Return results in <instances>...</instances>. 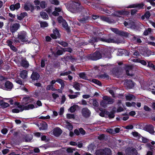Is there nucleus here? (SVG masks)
Segmentation results:
<instances>
[{
    "instance_id": "nucleus-5",
    "label": "nucleus",
    "mask_w": 155,
    "mask_h": 155,
    "mask_svg": "<svg viewBox=\"0 0 155 155\" xmlns=\"http://www.w3.org/2000/svg\"><path fill=\"white\" fill-rule=\"evenodd\" d=\"M102 55L100 52L96 51L94 53L90 54L88 56L89 59L93 60H97L101 58Z\"/></svg>"
},
{
    "instance_id": "nucleus-60",
    "label": "nucleus",
    "mask_w": 155,
    "mask_h": 155,
    "mask_svg": "<svg viewBox=\"0 0 155 155\" xmlns=\"http://www.w3.org/2000/svg\"><path fill=\"white\" fill-rule=\"evenodd\" d=\"M105 135L104 134H102L100 135L98 137V138L100 140H102L103 139H104V138H105Z\"/></svg>"
},
{
    "instance_id": "nucleus-51",
    "label": "nucleus",
    "mask_w": 155,
    "mask_h": 155,
    "mask_svg": "<svg viewBox=\"0 0 155 155\" xmlns=\"http://www.w3.org/2000/svg\"><path fill=\"white\" fill-rule=\"evenodd\" d=\"M67 117L68 119H74V116L73 114H68L67 115Z\"/></svg>"
},
{
    "instance_id": "nucleus-49",
    "label": "nucleus",
    "mask_w": 155,
    "mask_h": 155,
    "mask_svg": "<svg viewBox=\"0 0 155 155\" xmlns=\"http://www.w3.org/2000/svg\"><path fill=\"white\" fill-rule=\"evenodd\" d=\"M123 14V12L121 11L116 12L114 13V15L115 16H119V15H122Z\"/></svg>"
},
{
    "instance_id": "nucleus-47",
    "label": "nucleus",
    "mask_w": 155,
    "mask_h": 155,
    "mask_svg": "<svg viewBox=\"0 0 155 155\" xmlns=\"http://www.w3.org/2000/svg\"><path fill=\"white\" fill-rule=\"evenodd\" d=\"M57 19H58V22L60 24H61V23H62L63 21H63L65 20L61 16H59L58 18Z\"/></svg>"
},
{
    "instance_id": "nucleus-28",
    "label": "nucleus",
    "mask_w": 155,
    "mask_h": 155,
    "mask_svg": "<svg viewBox=\"0 0 155 155\" xmlns=\"http://www.w3.org/2000/svg\"><path fill=\"white\" fill-rule=\"evenodd\" d=\"M56 81L58 83L60 84L61 85V88L63 89L65 86V84L64 83V81L61 79H57Z\"/></svg>"
},
{
    "instance_id": "nucleus-53",
    "label": "nucleus",
    "mask_w": 155,
    "mask_h": 155,
    "mask_svg": "<svg viewBox=\"0 0 155 155\" xmlns=\"http://www.w3.org/2000/svg\"><path fill=\"white\" fill-rule=\"evenodd\" d=\"M16 82L20 85H23V83L22 81L20 79L17 78L15 79Z\"/></svg>"
},
{
    "instance_id": "nucleus-59",
    "label": "nucleus",
    "mask_w": 155,
    "mask_h": 155,
    "mask_svg": "<svg viewBox=\"0 0 155 155\" xmlns=\"http://www.w3.org/2000/svg\"><path fill=\"white\" fill-rule=\"evenodd\" d=\"M79 130L80 131V132L81 134L82 135H84L85 134V132L84 129L81 128L79 129Z\"/></svg>"
},
{
    "instance_id": "nucleus-4",
    "label": "nucleus",
    "mask_w": 155,
    "mask_h": 155,
    "mask_svg": "<svg viewBox=\"0 0 155 155\" xmlns=\"http://www.w3.org/2000/svg\"><path fill=\"white\" fill-rule=\"evenodd\" d=\"M97 155H111V151L109 148L98 150L96 151Z\"/></svg>"
},
{
    "instance_id": "nucleus-1",
    "label": "nucleus",
    "mask_w": 155,
    "mask_h": 155,
    "mask_svg": "<svg viewBox=\"0 0 155 155\" xmlns=\"http://www.w3.org/2000/svg\"><path fill=\"white\" fill-rule=\"evenodd\" d=\"M100 41H105L108 43H117V41L113 38L105 39L100 38L96 37H93L91 39L89 40V42L91 44H93L95 42H97Z\"/></svg>"
},
{
    "instance_id": "nucleus-43",
    "label": "nucleus",
    "mask_w": 155,
    "mask_h": 155,
    "mask_svg": "<svg viewBox=\"0 0 155 155\" xmlns=\"http://www.w3.org/2000/svg\"><path fill=\"white\" fill-rule=\"evenodd\" d=\"M92 82H94L95 84H97L99 85V86H101V82L99 81L96 79H92Z\"/></svg>"
},
{
    "instance_id": "nucleus-30",
    "label": "nucleus",
    "mask_w": 155,
    "mask_h": 155,
    "mask_svg": "<svg viewBox=\"0 0 155 155\" xmlns=\"http://www.w3.org/2000/svg\"><path fill=\"white\" fill-rule=\"evenodd\" d=\"M132 68L131 66H127L125 68V70L128 76H131V74H130L129 72L130 71H131L132 69Z\"/></svg>"
},
{
    "instance_id": "nucleus-37",
    "label": "nucleus",
    "mask_w": 155,
    "mask_h": 155,
    "mask_svg": "<svg viewBox=\"0 0 155 155\" xmlns=\"http://www.w3.org/2000/svg\"><path fill=\"white\" fill-rule=\"evenodd\" d=\"M26 14L27 13L26 12L21 13L20 15L18 16V19L20 20H21L24 17Z\"/></svg>"
},
{
    "instance_id": "nucleus-29",
    "label": "nucleus",
    "mask_w": 155,
    "mask_h": 155,
    "mask_svg": "<svg viewBox=\"0 0 155 155\" xmlns=\"http://www.w3.org/2000/svg\"><path fill=\"white\" fill-rule=\"evenodd\" d=\"M105 114L108 115V117L110 118H112L114 117V114L113 112H110L108 111H105Z\"/></svg>"
},
{
    "instance_id": "nucleus-42",
    "label": "nucleus",
    "mask_w": 155,
    "mask_h": 155,
    "mask_svg": "<svg viewBox=\"0 0 155 155\" xmlns=\"http://www.w3.org/2000/svg\"><path fill=\"white\" fill-rule=\"evenodd\" d=\"M58 43L64 47L67 46L68 45V44L67 43L62 41H58Z\"/></svg>"
},
{
    "instance_id": "nucleus-14",
    "label": "nucleus",
    "mask_w": 155,
    "mask_h": 155,
    "mask_svg": "<svg viewBox=\"0 0 155 155\" xmlns=\"http://www.w3.org/2000/svg\"><path fill=\"white\" fill-rule=\"evenodd\" d=\"M127 155H136L137 153L136 150L133 148L130 149H127L126 150Z\"/></svg>"
},
{
    "instance_id": "nucleus-55",
    "label": "nucleus",
    "mask_w": 155,
    "mask_h": 155,
    "mask_svg": "<svg viewBox=\"0 0 155 155\" xmlns=\"http://www.w3.org/2000/svg\"><path fill=\"white\" fill-rule=\"evenodd\" d=\"M92 104L94 106L97 107L99 105V104L96 100H93Z\"/></svg>"
},
{
    "instance_id": "nucleus-45",
    "label": "nucleus",
    "mask_w": 155,
    "mask_h": 155,
    "mask_svg": "<svg viewBox=\"0 0 155 155\" xmlns=\"http://www.w3.org/2000/svg\"><path fill=\"white\" fill-rule=\"evenodd\" d=\"M50 2L51 4L55 5H57L59 4V2L57 0H50Z\"/></svg>"
},
{
    "instance_id": "nucleus-2",
    "label": "nucleus",
    "mask_w": 155,
    "mask_h": 155,
    "mask_svg": "<svg viewBox=\"0 0 155 155\" xmlns=\"http://www.w3.org/2000/svg\"><path fill=\"white\" fill-rule=\"evenodd\" d=\"M103 99L100 103V105L104 107H106L107 104H111L114 102V100L109 97L104 96L103 97Z\"/></svg>"
},
{
    "instance_id": "nucleus-10",
    "label": "nucleus",
    "mask_w": 155,
    "mask_h": 155,
    "mask_svg": "<svg viewBox=\"0 0 155 155\" xmlns=\"http://www.w3.org/2000/svg\"><path fill=\"white\" fill-rule=\"evenodd\" d=\"M81 113L83 117H87L90 116L91 112L87 108H84L82 109Z\"/></svg>"
},
{
    "instance_id": "nucleus-24",
    "label": "nucleus",
    "mask_w": 155,
    "mask_h": 155,
    "mask_svg": "<svg viewBox=\"0 0 155 155\" xmlns=\"http://www.w3.org/2000/svg\"><path fill=\"white\" fill-rule=\"evenodd\" d=\"M79 106L76 104H74L71 106L68 109V111L71 113L74 112L76 109L78 108Z\"/></svg>"
},
{
    "instance_id": "nucleus-36",
    "label": "nucleus",
    "mask_w": 155,
    "mask_h": 155,
    "mask_svg": "<svg viewBox=\"0 0 155 155\" xmlns=\"http://www.w3.org/2000/svg\"><path fill=\"white\" fill-rule=\"evenodd\" d=\"M78 75L80 78L83 79H86L87 78L84 72L79 73Z\"/></svg>"
},
{
    "instance_id": "nucleus-62",
    "label": "nucleus",
    "mask_w": 155,
    "mask_h": 155,
    "mask_svg": "<svg viewBox=\"0 0 155 155\" xmlns=\"http://www.w3.org/2000/svg\"><path fill=\"white\" fill-rule=\"evenodd\" d=\"M53 85L51 84H49L46 87V90H47L49 91L50 90H51L52 87H53Z\"/></svg>"
},
{
    "instance_id": "nucleus-25",
    "label": "nucleus",
    "mask_w": 155,
    "mask_h": 155,
    "mask_svg": "<svg viewBox=\"0 0 155 155\" xmlns=\"http://www.w3.org/2000/svg\"><path fill=\"white\" fill-rule=\"evenodd\" d=\"M82 86V84L77 82H75L74 84L73 87L77 91L80 90V87Z\"/></svg>"
},
{
    "instance_id": "nucleus-32",
    "label": "nucleus",
    "mask_w": 155,
    "mask_h": 155,
    "mask_svg": "<svg viewBox=\"0 0 155 155\" xmlns=\"http://www.w3.org/2000/svg\"><path fill=\"white\" fill-rule=\"evenodd\" d=\"M40 15L43 19H46L48 18V16L46 13L44 12H41L40 13Z\"/></svg>"
},
{
    "instance_id": "nucleus-64",
    "label": "nucleus",
    "mask_w": 155,
    "mask_h": 155,
    "mask_svg": "<svg viewBox=\"0 0 155 155\" xmlns=\"http://www.w3.org/2000/svg\"><path fill=\"white\" fill-rule=\"evenodd\" d=\"M52 96L54 99H55L56 98L58 97L59 96L58 94L55 93H53L52 94Z\"/></svg>"
},
{
    "instance_id": "nucleus-33",
    "label": "nucleus",
    "mask_w": 155,
    "mask_h": 155,
    "mask_svg": "<svg viewBox=\"0 0 155 155\" xmlns=\"http://www.w3.org/2000/svg\"><path fill=\"white\" fill-rule=\"evenodd\" d=\"M126 98L127 100L128 101H130L132 99L135 98V97L132 94H128L126 96Z\"/></svg>"
},
{
    "instance_id": "nucleus-50",
    "label": "nucleus",
    "mask_w": 155,
    "mask_h": 155,
    "mask_svg": "<svg viewBox=\"0 0 155 155\" xmlns=\"http://www.w3.org/2000/svg\"><path fill=\"white\" fill-rule=\"evenodd\" d=\"M133 40L139 43H140L141 42V41L140 38H137L135 36L134 37Z\"/></svg>"
},
{
    "instance_id": "nucleus-20",
    "label": "nucleus",
    "mask_w": 155,
    "mask_h": 155,
    "mask_svg": "<svg viewBox=\"0 0 155 155\" xmlns=\"http://www.w3.org/2000/svg\"><path fill=\"white\" fill-rule=\"evenodd\" d=\"M40 77L39 74L37 72H33L31 76V78L33 80H38Z\"/></svg>"
},
{
    "instance_id": "nucleus-8",
    "label": "nucleus",
    "mask_w": 155,
    "mask_h": 155,
    "mask_svg": "<svg viewBox=\"0 0 155 155\" xmlns=\"http://www.w3.org/2000/svg\"><path fill=\"white\" fill-rule=\"evenodd\" d=\"M102 56L105 58H110V50L109 49L105 48L101 51Z\"/></svg>"
},
{
    "instance_id": "nucleus-44",
    "label": "nucleus",
    "mask_w": 155,
    "mask_h": 155,
    "mask_svg": "<svg viewBox=\"0 0 155 155\" xmlns=\"http://www.w3.org/2000/svg\"><path fill=\"white\" fill-rule=\"evenodd\" d=\"M40 24L41 27H45L48 26V23L45 22H41Z\"/></svg>"
},
{
    "instance_id": "nucleus-26",
    "label": "nucleus",
    "mask_w": 155,
    "mask_h": 155,
    "mask_svg": "<svg viewBox=\"0 0 155 155\" xmlns=\"http://www.w3.org/2000/svg\"><path fill=\"white\" fill-rule=\"evenodd\" d=\"M75 94H69L68 95V97L71 99H73L76 98L80 94L79 92H76L75 93Z\"/></svg>"
},
{
    "instance_id": "nucleus-6",
    "label": "nucleus",
    "mask_w": 155,
    "mask_h": 155,
    "mask_svg": "<svg viewBox=\"0 0 155 155\" xmlns=\"http://www.w3.org/2000/svg\"><path fill=\"white\" fill-rule=\"evenodd\" d=\"M79 6L80 4L79 3L75 2H72L70 4L68 10L72 12H74L77 11Z\"/></svg>"
},
{
    "instance_id": "nucleus-57",
    "label": "nucleus",
    "mask_w": 155,
    "mask_h": 155,
    "mask_svg": "<svg viewBox=\"0 0 155 155\" xmlns=\"http://www.w3.org/2000/svg\"><path fill=\"white\" fill-rule=\"evenodd\" d=\"M66 100V97L64 95H63L61 98V104H64V102Z\"/></svg>"
},
{
    "instance_id": "nucleus-13",
    "label": "nucleus",
    "mask_w": 155,
    "mask_h": 155,
    "mask_svg": "<svg viewBox=\"0 0 155 155\" xmlns=\"http://www.w3.org/2000/svg\"><path fill=\"white\" fill-rule=\"evenodd\" d=\"M20 27V25L19 24L15 23L11 26L10 30L13 33L15 32L18 30Z\"/></svg>"
},
{
    "instance_id": "nucleus-38",
    "label": "nucleus",
    "mask_w": 155,
    "mask_h": 155,
    "mask_svg": "<svg viewBox=\"0 0 155 155\" xmlns=\"http://www.w3.org/2000/svg\"><path fill=\"white\" fill-rule=\"evenodd\" d=\"M126 105L128 107H130L131 106L134 107L136 105V103L134 102H132L131 103L127 102L126 103Z\"/></svg>"
},
{
    "instance_id": "nucleus-40",
    "label": "nucleus",
    "mask_w": 155,
    "mask_h": 155,
    "mask_svg": "<svg viewBox=\"0 0 155 155\" xmlns=\"http://www.w3.org/2000/svg\"><path fill=\"white\" fill-rule=\"evenodd\" d=\"M151 30L150 28H148L147 30H146L143 32V34L145 35H147L151 33Z\"/></svg>"
},
{
    "instance_id": "nucleus-27",
    "label": "nucleus",
    "mask_w": 155,
    "mask_h": 155,
    "mask_svg": "<svg viewBox=\"0 0 155 155\" xmlns=\"http://www.w3.org/2000/svg\"><path fill=\"white\" fill-rule=\"evenodd\" d=\"M62 23H61L63 27L64 28L68 31H70V29L68 26V25L66 21L65 20L63 21Z\"/></svg>"
},
{
    "instance_id": "nucleus-3",
    "label": "nucleus",
    "mask_w": 155,
    "mask_h": 155,
    "mask_svg": "<svg viewBox=\"0 0 155 155\" xmlns=\"http://www.w3.org/2000/svg\"><path fill=\"white\" fill-rule=\"evenodd\" d=\"M18 107L20 109V111H22L24 110L33 109L37 107L33 104H26V105L19 104L18 105Z\"/></svg>"
},
{
    "instance_id": "nucleus-46",
    "label": "nucleus",
    "mask_w": 155,
    "mask_h": 155,
    "mask_svg": "<svg viewBox=\"0 0 155 155\" xmlns=\"http://www.w3.org/2000/svg\"><path fill=\"white\" fill-rule=\"evenodd\" d=\"M71 73V71H68V72H66L61 73L60 74V76L67 75Z\"/></svg>"
},
{
    "instance_id": "nucleus-54",
    "label": "nucleus",
    "mask_w": 155,
    "mask_h": 155,
    "mask_svg": "<svg viewBox=\"0 0 155 155\" xmlns=\"http://www.w3.org/2000/svg\"><path fill=\"white\" fill-rule=\"evenodd\" d=\"M150 16V14L149 11H147L144 14V16L147 18H149Z\"/></svg>"
},
{
    "instance_id": "nucleus-61",
    "label": "nucleus",
    "mask_w": 155,
    "mask_h": 155,
    "mask_svg": "<svg viewBox=\"0 0 155 155\" xmlns=\"http://www.w3.org/2000/svg\"><path fill=\"white\" fill-rule=\"evenodd\" d=\"M139 62L144 65L147 64V62L143 60H140L139 59Z\"/></svg>"
},
{
    "instance_id": "nucleus-39",
    "label": "nucleus",
    "mask_w": 155,
    "mask_h": 155,
    "mask_svg": "<svg viewBox=\"0 0 155 155\" xmlns=\"http://www.w3.org/2000/svg\"><path fill=\"white\" fill-rule=\"evenodd\" d=\"M67 124L66 126L67 128H68L69 130H72L73 128V127L72 125L70 123L67 122H66Z\"/></svg>"
},
{
    "instance_id": "nucleus-31",
    "label": "nucleus",
    "mask_w": 155,
    "mask_h": 155,
    "mask_svg": "<svg viewBox=\"0 0 155 155\" xmlns=\"http://www.w3.org/2000/svg\"><path fill=\"white\" fill-rule=\"evenodd\" d=\"M87 19V16H86L84 17H83V16H81L80 18H78V20L82 23H84L85 22L86 20Z\"/></svg>"
},
{
    "instance_id": "nucleus-19",
    "label": "nucleus",
    "mask_w": 155,
    "mask_h": 155,
    "mask_svg": "<svg viewBox=\"0 0 155 155\" xmlns=\"http://www.w3.org/2000/svg\"><path fill=\"white\" fill-rule=\"evenodd\" d=\"M13 86V85L11 82L8 81L5 84V89L6 90H11Z\"/></svg>"
},
{
    "instance_id": "nucleus-63",
    "label": "nucleus",
    "mask_w": 155,
    "mask_h": 155,
    "mask_svg": "<svg viewBox=\"0 0 155 155\" xmlns=\"http://www.w3.org/2000/svg\"><path fill=\"white\" fill-rule=\"evenodd\" d=\"M8 130L6 128H4L1 130L2 133L4 134H5L7 132Z\"/></svg>"
},
{
    "instance_id": "nucleus-22",
    "label": "nucleus",
    "mask_w": 155,
    "mask_h": 155,
    "mask_svg": "<svg viewBox=\"0 0 155 155\" xmlns=\"http://www.w3.org/2000/svg\"><path fill=\"white\" fill-rule=\"evenodd\" d=\"M28 73L26 70H23L20 72V76L23 79H25L27 77Z\"/></svg>"
},
{
    "instance_id": "nucleus-48",
    "label": "nucleus",
    "mask_w": 155,
    "mask_h": 155,
    "mask_svg": "<svg viewBox=\"0 0 155 155\" xmlns=\"http://www.w3.org/2000/svg\"><path fill=\"white\" fill-rule=\"evenodd\" d=\"M40 5L41 8H45L46 5L45 2L44 1L41 2L40 3Z\"/></svg>"
},
{
    "instance_id": "nucleus-58",
    "label": "nucleus",
    "mask_w": 155,
    "mask_h": 155,
    "mask_svg": "<svg viewBox=\"0 0 155 155\" xmlns=\"http://www.w3.org/2000/svg\"><path fill=\"white\" fill-rule=\"evenodd\" d=\"M14 5L15 7V9L16 10L18 9L20 7V4L19 3H17L15 5Z\"/></svg>"
},
{
    "instance_id": "nucleus-9",
    "label": "nucleus",
    "mask_w": 155,
    "mask_h": 155,
    "mask_svg": "<svg viewBox=\"0 0 155 155\" xmlns=\"http://www.w3.org/2000/svg\"><path fill=\"white\" fill-rule=\"evenodd\" d=\"M24 9L27 11H30L32 12L34 9V6L30 3H26L24 5Z\"/></svg>"
},
{
    "instance_id": "nucleus-34",
    "label": "nucleus",
    "mask_w": 155,
    "mask_h": 155,
    "mask_svg": "<svg viewBox=\"0 0 155 155\" xmlns=\"http://www.w3.org/2000/svg\"><path fill=\"white\" fill-rule=\"evenodd\" d=\"M127 84H128L127 87L129 89L132 88L134 86V83L131 81H128Z\"/></svg>"
},
{
    "instance_id": "nucleus-11",
    "label": "nucleus",
    "mask_w": 155,
    "mask_h": 155,
    "mask_svg": "<svg viewBox=\"0 0 155 155\" xmlns=\"http://www.w3.org/2000/svg\"><path fill=\"white\" fill-rule=\"evenodd\" d=\"M33 101V99L31 98L29 96H26L24 97L22 100V103L26 104L32 103Z\"/></svg>"
},
{
    "instance_id": "nucleus-16",
    "label": "nucleus",
    "mask_w": 155,
    "mask_h": 155,
    "mask_svg": "<svg viewBox=\"0 0 155 155\" xmlns=\"http://www.w3.org/2000/svg\"><path fill=\"white\" fill-rule=\"evenodd\" d=\"M21 65L23 67L27 68L28 67L29 64L28 62L25 58H22L21 63Z\"/></svg>"
},
{
    "instance_id": "nucleus-52",
    "label": "nucleus",
    "mask_w": 155,
    "mask_h": 155,
    "mask_svg": "<svg viewBox=\"0 0 155 155\" xmlns=\"http://www.w3.org/2000/svg\"><path fill=\"white\" fill-rule=\"evenodd\" d=\"M140 138L141 139L142 142L144 143H146L148 141V139L147 138H144L141 136L140 137Z\"/></svg>"
},
{
    "instance_id": "nucleus-41",
    "label": "nucleus",
    "mask_w": 155,
    "mask_h": 155,
    "mask_svg": "<svg viewBox=\"0 0 155 155\" xmlns=\"http://www.w3.org/2000/svg\"><path fill=\"white\" fill-rule=\"evenodd\" d=\"M6 43L7 44V45L10 47L11 46L14 45V44H13V43L12 39L7 41Z\"/></svg>"
},
{
    "instance_id": "nucleus-15",
    "label": "nucleus",
    "mask_w": 155,
    "mask_h": 155,
    "mask_svg": "<svg viewBox=\"0 0 155 155\" xmlns=\"http://www.w3.org/2000/svg\"><path fill=\"white\" fill-rule=\"evenodd\" d=\"M53 133L55 136L58 137L62 133V131L60 128L57 127L54 129Z\"/></svg>"
},
{
    "instance_id": "nucleus-7",
    "label": "nucleus",
    "mask_w": 155,
    "mask_h": 155,
    "mask_svg": "<svg viewBox=\"0 0 155 155\" xmlns=\"http://www.w3.org/2000/svg\"><path fill=\"white\" fill-rule=\"evenodd\" d=\"M18 39L22 42H26L28 41V37L26 32L25 31L20 32L18 34Z\"/></svg>"
},
{
    "instance_id": "nucleus-17",
    "label": "nucleus",
    "mask_w": 155,
    "mask_h": 155,
    "mask_svg": "<svg viewBox=\"0 0 155 155\" xmlns=\"http://www.w3.org/2000/svg\"><path fill=\"white\" fill-rule=\"evenodd\" d=\"M144 6V5L143 3L138 4H133L132 5H130L128 6L127 8H137L139 9L141 8H143Z\"/></svg>"
},
{
    "instance_id": "nucleus-56",
    "label": "nucleus",
    "mask_w": 155,
    "mask_h": 155,
    "mask_svg": "<svg viewBox=\"0 0 155 155\" xmlns=\"http://www.w3.org/2000/svg\"><path fill=\"white\" fill-rule=\"evenodd\" d=\"M9 106L8 103L6 102H3L2 107L3 108H6L7 107Z\"/></svg>"
},
{
    "instance_id": "nucleus-23",
    "label": "nucleus",
    "mask_w": 155,
    "mask_h": 155,
    "mask_svg": "<svg viewBox=\"0 0 155 155\" xmlns=\"http://www.w3.org/2000/svg\"><path fill=\"white\" fill-rule=\"evenodd\" d=\"M101 19L102 20L106 21L109 23H111L114 22V20L113 19L104 16H101Z\"/></svg>"
},
{
    "instance_id": "nucleus-12",
    "label": "nucleus",
    "mask_w": 155,
    "mask_h": 155,
    "mask_svg": "<svg viewBox=\"0 0 155 155\" xmlns=\"http://www.w3.org/2000/svg\"><path fill=\"white\" fill-rule=\"evenodd\" d=\"M51 37L54 39H56L60 37L59 32L56 28L53 30V33L51 35Z\"/></svg>"
},
{
    "instance_id": "nucleus-21",
    "label": "nucleus",
    "mask_w": 155,
    "mask_h": 155,
    "mask_svg": "<svg viewBox=\"0 0 155 155\" xmlns=\"http://www.w3.org/2000/svg\"><path fill=\"white\" fill-rule=\"evenodd\" d=\"M48 125L47 124L44 122H42L40 124V127H39L40 130H45L47 129Z\"/></svg>"
},
{
    "instance_id": "nucleus-18",
    "label": "nucleus",
    "mask_w": 155,
    "mask_h": 155,
    "mask_svg": "<svg viewBox=\"0 0 155 155\" xmlns=\"http://www.w3.org/2000/svg\"><path fill=\"white\" fill-rule=\"evenodd\" d=\"M145 128L146 130L150 134H153L154 132L153 126L151 125H147Z\"/></svg>"
},
{
    "instance_id": "nucleus-35",
    "label": "nucleus",
    "mask_w": 155,
    "mask_h": 155,
    "mask_svg": "<svg viewBox=\"0 0 155 155\" xmlns=\"http://www.w3.org/2000/svg\"><path fill=\"white\" fill-rule=\"evenodd\" d=\"M132 134L134 137H135L138 139H140V137H141V136L140 134L136 132H132Z\"/></svg>"
}]
</instances>
